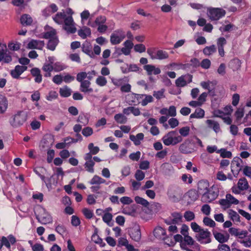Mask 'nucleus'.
Masks as SVG:
<instances>
[{"instance_id":"obj_1","label":"nucleus","mask_w":251,"mask_h":251,"mask_svg":"<svg viewBox=\"0 0 251 251\" xmlns=\"http://www.w3.org/2000/svg\"><path fill=\"white\" fill-rule=\"evenodd\" d=\"M27 119V113L23 110H19L12 116L9 122L13 128H17L23 126Z\"/></svg>"},{"instance_id":"obj_2","label":"nucleus","mask_w":251,"mask_h":251,"mask_svg":"<svg viewBox=\"0 0 251 251\" xmlns=\"http://www.w3.org/2000/svg\"><path fill=\"white\" fill-rule=\"evenodd\" d=\"M181 249L186 251H201L200 245L189 235L183 237Z\"/></svg>"},{"instance_id":"obj_3","label":"nucleus","mask_w":251,"mask_h":251,"mask_svg":"<svg viewBox=\"0 0 251 251\" xmlns=\"http://www.w3.org/2000/svg\"><path fill=\"white\" fill-rule=\"evenodd\" d=\"M182 194V190L177 186H171L168 189L167 196L168 198L173 202H177L179 201Z\"/></svg>"},{"instance_id":"obj_4","label":"nucleus","mask_w":251,"mask_h":251,"mask_svg":"<svg viewBox=\"0 0 251 251\" xmlns=\"http://www.w3.org/2000/svg\"><path fill=\"white\" fill-rule=\"evenodd\" d=\"M176 134V131H172L168 133L162 138L163 143L166 146L176 145L182 141L181 136L173 137Z\"/></svg>"},{"instance_id":"obj_5","label":"nucleus","mask_w":251,"mask_h":251,"mask_svg":"<svg viewBox=\"0 0 251 251\" xmlns=\"http://www.w3.org/2000/svg\"><path fill=\"white\" fill-rule=\"evenodd\" d=\"M195 143L193 139L188 138L181 144L179 147V151L183 154H190L195 151Z\"/></svg>"},{"instance_id":"obj_6","label":"nucleus","mask_w":251,"mask_h":251,"mask_svg":"<svg viewBox=\"0 0 251 251\" xmlns=\"http://www.w3.org/2000/svg\"><path fill=\"white\" fill-rule=\"evenodd\" d=\"M36 218L39 222L42 224L50 223L52 221V217L44 208H41L39 209V214L35 213Z\"/></svg>"},{"instance_id":"obj_7","label":"nucleus","mask_w":251,"mask_h":251,"mask_svg":"<svg viewBox=\"0 0 251 251\" xmlns=\"http://www.w3.org/2000/svg\"><path fill=\"white\" fill-rule=\"evenodd\" d=\"M226 12V11L220 8H212L209 9L208 15L212 21H217L224 17Z\"/></svg>"},{"instance_id":"obj_8","label":"nucleus","mask_w":251,"mask_h":251,"mask_svg":"<svg viewBox=\"0 0 251 251\" xmlns=\"http://www.w3.org/2000/svg\"><path fill=\"white\" fill-rule=\"evenodd\" d=\"M243 160L239 157H235L231 163V170L233 176L237 177L242 169Z\"/></svg>"},{"instance_id":"obj_9","label":"nucleus","mask_w":251,"mask_h":251,"mask_svg":"<svg viewBox=\"0 0 251 251\" xmlns=\"http://www.w3.org/2000/svg\"><path fill=\"white\" fill-rule=\"evenodd\" d=\"M199 232V234L196 236V238L199 242L201 244H207L211 242L210 238L211 233L207 229L204 230L202 228Z\"/></svg>"},{"instance_id":"obj_10","label":"nucleus","mask_w":251,"mask_h":251,"mask_svg":"<svg viewBox=\"0 0 251 251\" xmlns=\"http://www.w3.org/2000/svg\"><path fill=\"white\" fill-rule=\"evenodd\" d=\"M153 234L156 238L164 241L166 240L169 241V238L172 237V234L171 233L167 235L165 229L161 226L155 228L153 231Z\"/></svg>"},{"instance_id":"obj_11","label":"nucleus","mask_w":251,"mask_h":251,"mask_svg":"<svg viewBox=\"0 0 251 251\" xmlns=\"http://www.w3.org/2000/svg\"><path fill=\"white\" fill-rule=\"evenodd\" d=\"M219 192V191L217 188L208 189V192H206L204 196H202V199L204 202H210L218 197Z\"/></svg>"},{"instance_id":"obj_12","label":"nucleus","mask_w":251,"mask_h":251,"mask_svg":"<svg viewBox=\"0 0 251 251\" xmlns=\"http://www.w3.org/2000/svg\"><path fill=\"white\" fill-rule=\"evenodd\" d=\"M192 75H182L176 80V85L178 87H182L186 86L188 83H190L192 81Z\"/></svg>"},{"instance_id":"obj_13","label":"nucleus","mask_w":251,"mask_h":251,"mask_svg":"<svg viewBox=\"0 0 251 251\" xmlns=\"http://www.w3.org/2000/svg\"><path fill=\"white\" fill-rule=\"evenodd\" d=\"M129 234L132 240L139 242L141 238V233L139 225H136L128 230Z\"/></svg>"},{"instance_id":"obj_14","label":"nucleus","mask_w":251,"mask_h":251,"mask_svg":"<svg viewBox=\"0 0 251 251\" xmlns=\"http://www.w3.org/2000/svg\"><path fill=\"white\" fill-rule=\"evenodd\" d=\"M209 186L208 181L204 180L199 181L198 183V192L202 196H204L208 192Z\"/></svg>"},{"instance_id":"obj_15","label":"nucleus","mask_w":251,"mask_h":251,"mask_svg":"<svg viewBox=\"0 0 251 251\" xmlns=\"http://www.w3.org/2000/svg\"><path fill=\"white\" fill-rule=\"evenodd\" d=\"M16 242L15 237L12 235H9L6 237L2 236L1 239V243L3 246H5L8 249H10L11 244L13 245Z\"/></svg>"},{"instance_id":"obj_16","label":"nucleus","mask_w":251,"mask_h":251,"mask_svg":"<svg viewBox=\"0 0 251 251\" xmlns=\"http://www.w3.org/2000/svg\"><path fill=\"white\" fill-rule=\"evenodd\" d=\"M45 45L44 41L31 40L27 44V48L30 49H36L42 50Z\"/></svg>"},{"instance_id":"obj_17","label":"nucleus","mask_w":251,"mask_h":251,"mask_svg":"<svg viewBox=\"0 0 251 251\" xmlns=\"http://www.w3.org/2000/svg\"><path fill=\"white\" fill-rule=\"evenodd\" d=\"M143 68L147 71L148 75H151L152 74L157 75L161 73L160 69L159 68L155 67L153 65L148 64L144 65Z\"/></svg>"},{"instance_id":"obj_18","label":"nucleus","mask_w":251,"mask_h":251,"mask_svg":"<svg viewBox=\"0 0 251 251\" xmlns=\"http://www.w3.org/2000/svg\"><path fill=\"white\" fill-rule=\"evenodd\" d=\"M57 10L58 7L54 3H52L42 11V15L44 17H47L51 14L56 12Z\"/></svg>"},{"instance_id":"obj_19","label":"nucleus","mask_w":251,"mask_h":251,"mask_svg":"<svg viewBox=\"0 0 251 251\" xmlns=\"http://www.w3.org/2000/svg\"><path fill=\"white\" fill-rule=\"evenodd\" d=\"M91 82L89 80H84L80 82V90L84 93H91L93 89L90 87Z\"/></svg>"},{"instance_id":"obj_20","label":"nucleus","mask_w":251,"mask_h":251,"mask_svg":"<svg viewBox=\"0 0 251 251\" xmlns=\"http://www.w3.org/2000/svg\"><path fill=\"white\" fill-rule=\"evenodd\" d=\"M31 75L34 77V81L37 83H40L42 81V75L40 70L38 68H33L30 70Z\"/></svg>"},{"instance_id":"obj_21","label":"nucleus","mask_w":251,"mask_h":251,"mask_svg":"<svg viewBox=\"0 0 251 251\" xmlns=\"http://www.w3.org/2000/svg\"><path fill=\"white\" fill-rule=\"evenodd\" d=\"M92 45L91 43L87 41L82 44V51L88 55L90 57L93 58L95 55L92 50Z\"/></svg>"},{"instance_id":"obj_22","label":"nucleus","mask_w":251,"mask_h":251,"mask_svg":"<svg viewBox=\"0 0 251 251\" xmlns=\"http://www.w3.org/2000/svg\"><path fill=\"white\" fill-rule=\"evenodd\" d=\"M8 107V101L5 97L0 95V114L5 112Z\"/></svg>"},{"instance_id":"obj_23","label":"nucleus","mask_w":251,"mask_h":251,"mask_svg":"<svg viewBox=\"0 0 251 251\" xmlns=\"http://www.w3.org/2000/svg\"><path fill=\"white\" fill-rule=\"evenodd\" d=\"M21 24L24 26L30 25L33 22L32 17L28 14H23L20 18Z\"/></svg>"},{"instance_id":"obj_24","label":"nucleus","mask_w":251,"mask_h":251,"mask_svg":"<svg viewBox=\"0 0 251 251\" xmlns=\"http://www.w3.org/2000/svg\"><path fill=\"white\" fill-rule=\"evenodd\" d=\"M78 35L84 39L87 36H90L91 35V30L90 28L87 26H83L82 28L78 30Z\"/></svg>"},{"instance_id":"obj_25","label":"nucleus","mask_w":251,"mask_h":251,"mask_svg":"<svg viewBox=\"0 0 251 251\" xmlns=\"http://www.w3.org/2000/svg\"><path fill=\"white\" fill-rule=\"evenodd\" d=\"M206 123L208 127L212 128L216 133H218L220 130V125L217 122L211 120H207Z\"/></svg>"},{"instance_id":"obj_26","label":"nucleus","mask_w":251,"mask_h":251,"mask_svg":"<svg viewBox=\"0 0 251 251\" xmlns=\"http://www.w3.org/2000/svg\"><path fill=\"white\" fill-rule=\"evenodd\" d=\"M144 135L143 133H138L136 136L130 135L129 139L133 142L136 146H138L141 144V141L144 139Z\"/></svg>"},{"instance_id":"obj_27","label":"nucleus","mask_w":251,"mask_h":251,"mask_svg":"<svg viewBox=\"0 0 251 251\" xmlns=\"http://www.w3.org/2000/svg\"><path fill=\"white\" fill-rule=\"evenodd\" d=\"M215 239L220 243H224L227 242L229 239V235L225 236L223 234L220 232H213Z\"/></svg>"},{"instance_id":"obj_28","label":"nucleus","mask_w":251,"mask_h":251,"mask_svg":"<svg viewBox=\"0 0 251 251\" xmlns=\"http://www.w3.org/2000/svg\"><path fill=\"white\" fill-rule=\"evenodd\" d=\"M205 112L203 109L201 108H198L195 110L194 113L191 114L190 116V118H197L201 119L204 117Z\"/></svg>"},{"instance_id":"obj_29","label":"nucleus","mask_w":251,"mask_h":251,"mask_svg":"<svg viewBox=\"0 0 251 251\" xmlns=\"http://www.w3.org/2000/svg\"><path fill=\"white\" fill-rule=\"evenodd\" d=\"M66 16V15L64 12H58L53 18V19L56 23L61 25L63 24Z\"/></svg>"},{"instance_id":"obj_30","label":"nucleus","mask_w":251,"mask_h":251,"mask_svg":"<svg viewBox=\"0 0 251 251\" xmlns=\"http://www.w3.org/2000/svg\"><path fill=\"white\" fill-rule=\"evenodd\" d=\"M171 215L173 217V219H172V223L173 225L178 224L182 222V216L180 213L173 212L171 214Z\"/></svg>"},{"instance_id":"obj_31","label":"nucleus","mask_w":251,"mask_h":251,"mask_svg":"<svg viewBox=\"0 0 251 251\" xmlns=\"http://www.w3.org/2000/svg\"><path fill=\"white\" fill-rule=\"evenodd\" d=\"M168 57L169 54L165 50H159L156 51L155 59L163 60L167 59Z\"/></svg>"},{"instance_id":"obj_32","label":"nucleus","mask_w":251,"mask_h":251,"mask_svg":"<svg viewBox=\"0 0 251 251\" xmlns=\"http://www.w3.org/2000/svg\"><path fill=\"white\" fill-rule=\"evenodd\" d=\"M216 48L214 45L206 46L203 49V53L205 55H210L216 52Z\"/></svg>"},{"instance_id":"obj_33","label":"nucleus","mask_w":251,"mask_h":251,"mask_svg":"<svg viewBox=\"0 0 251 251\" xmlns=\"http://www.w3.org/2000/svg\"><path fill=\"white\" fill-rule=\"evenodd\" d=\"M124 38L125 36H123L121 38L118 35L113 33L110 36V42L112 45H117L120 44Z\"/></svg>"},{"instance_id":"obj_34","label":"nucleus","mask_w":251,"mask_h":251,"mask_svg":"<svg viewBox=\"0 0 251 251\" xmlns=\"http://www.w3.org/2000/svg\"><path fill=\"white\" fill-rule=\"evenodd\" d=\"M58 43L57 38H53L48 41L47 48L51 50H54Z\"/></svg>"},{"instance_id":"obj_35","label":"nucleus","mask_w":251,"mask_h":251,"mask_svg":"<svg viewBox=\"0 0 251 251\" xmlns=\"http://www.w3.org/2000/svg\"><path fill=\"white\" fill-rule=\"evenodd\" d=\"M238 187L241 190H247L248 188V182L245 178H240L238 182Z\"/></svg>"},{"instance_id":"obj_36","label":"nucleus","mask_w":251,"mask_h":251,"mask_svg":"<svg viewBox=\"0 0 251 251\" xmlns=\"http://www.w3.org/2000/svg\"><path fill=\"white\" fill-rule=\"evenodd\" d=\"M22 72L20 68V65H17L14 70L10 72V75L14 78L18 79L20 77V75Z\"/></svg>"},{"instance_id":"obj_37","label":"nucleus","mask_w":251,"mask_h":251,"mask_svg":"<svg viewBox=\"0 0 251 251\" xmlns=\"http://www.w3.org/2000/svg\"><path fill=\"white\" fill-rule=\"evenodd\" d=\"M114 119L117 123L121 124H125L127 122V118L122 114H117L114 116Z\"/></svg>"},{"instance_id":"obj_38","label":"nucleus","mask_w":251,"mask_h":251,"mask_svg":"<svg viewBox=\"0 0 251 251\" xmlns=\"http://www.w3.org/2000/svg\"><path fill=\"white\" fill-rule=\"evenodd\" d=\"M217 153H220V155L223 158H229L232 157V153L230 151H227L226 149H221L217 151Z\"/></svg>"},{"instance_id":"obj_39","label":"nucleus","mask_w":251,"mask_h":251,"mask_svg":"<svg viewBox=\"0 0 251 251\" xmlns=\"http://www.w3.org/2000/svg\"><path fill=\"white\" fill-rule=\"evenodd\" d=\"M3 61L4 63H8L12 61L11 55L4 52L0 51V62Z\"/></svg>"},{"instance_id":"obj_40","label":"nucleus","mask_w":251,"mask_h":251,"mask_svg":"<svg viewBox=\"0 0 251 251\" xmlns=\"http://www.w3.org/2000/svg\"><path fill=\"white\" fill-rule=\"evenodd\" d=\"M95 162L93 160L86 161L84 164V167L86 169V170L91 173H94V166L95 165Z\"/></svg>"},{"instance_id":"obj_41","label":"nucleus","mask_w":251,"mask_h":251,"mask_svg":"<svg viewBox=\"0 0 251 251\" xmlns=\"http://www.w3.org/2000/svg\"><path fill=\"white\" fill-rule=\"evenodd\" d=\"M144 96V95L142 94H137L135 93H132L131 94V98L133 99L131 100L130 102L131 103H129L130 105H135V103L137 102L139 103L140 102L139 101V100L142 99L143 97Z\"/></svg>"},{"instance_id":"obj_42","label":"nucleus","mask_w":251,"mask_h":251,"mask_svg":"<svg viewBox=\"0 0 251 251\" xmlns=\"http://www.w3.org/2000/svg\"><path fill=\"white\" fill-rule=\"evenodd\" d=\"M59 93L61 97L66 98L71 95V90L66 86L64 88H60Z\"/></svg>"},{"instance_id":"obj_43","label":"nucleus","mask_w":251,"mask_h":251,"mask_svg":"<svg viewBox=\"0 0 251 251\" xmlns=\"http://www.w3.org/2000/svg\"><path fill=\"white\" fill-rule=\"evenodd\" d=\"M217 84V82L216 81H202L201 83V86L204 89L209 90L211 88V86H215Z\"/></svg>"},{"instance_id":"obj_44","label":"nucleus","mask_w":251,"mask_h":251,"mask_svg":"<svg viewBox=\"0 0 251 251\" xmlns=\"http://www.w3.org/2000/svg\"><path fill=\"white\" fill-rule=\"evenodd\" d=\"M75 25V24H72V25H64L63 28L68 33H75L76 31Z\"/></svg>"},{"instance_id":"obj_45","label":"nucleus","mask_w":251,"mask_h":251,"mask_svg":"<svg viewBox=\"0 0 251 251\" xmlns=\"http://www.w3.org/2000/svg\"><path fill=\"white\" fill-rule=\"evenodd\" d=\"M113 216L112 214L109 212H106L102 216V220L104 222L106 223L109 226H112L113 224L110 225V223L112 219Z\"/></svg>"},{"instance_id":"obj_46","label":"nucleus","mask_w":251,"mask_h":251,"mask_svg":"<svg viewBox=\"0 0 251 251\" xmlns=\"http://www.w3.org/2000/svg\"><path fill=\"white\" fill-rule=\"evenodd\" d=\"M134 200L137 203L140 204L145 207H147L149 205V202L146 200L139 196H136Z\"/></svg>"},{"instance_id":"obj_47","label":"nucleus","mask_w":251,"mask_h":251,"mask_svg":"<svg viewBox=\"0 0 251 251\" xmlns=\"http://www.w3.org/2000/svg\"><path fill=\"white\" fill-rule=\"evenodd\" d=\"M56 34V31L54 29H52L50 31L44 32L42 34V38L44 39H52L55 38L54 36Z\"/></svg>"},{"instance_id":"obj_48","label":"nucleus","mask_w":251,"mask_h":251,"mask_svg":"<svg viewBox=\"0 0 251 251\" xmlns=\"http://www.w3.org/2000/svg\"><path fill=\"white\" fill-rule=\"evenodd\" d=\"M203 224L206 226L211 227H214L215 226V222L211 218L208 217H205L203 219Z\"/></svg>"},{"instance_id":"obj_49","label":"nucleus","mask_w":251,"mask_h":251,"mask_svg":"<svg viewBox=\"0 0 251 251\" xmlns=\"http://www.w3.org/2000/svg\"><path fill=\"white\" fill-rule=\"evenodd\" d=\"M184 217L187 221H191L195 219V215L193 212L186 211L184 214Z\"/></svg>"},{"instance_id":"obj_50","label":"nucleus","mask_w":251,"mask_h":251,"mask_svg":"<svg viewBox=\"0 0 251 251\" xmlns=\"http://www.w3.org/2000/svg\"><path fill=\"white\" fill-rule=\"evenodd\" d=\"M88 148L90 151V153L93 155L97 154L100 151V149L98 147L94 146V144L91 143L88 145Z\"/></svg>"},{"instance_id":"obj_51","label":"nucleus","mask_w":251,"mask_h":251,"mask_svg":"<svg viewBox=\"0 0 251 251\" xmlns=\"http://www.w3.org/2000/svg\"><path fill=\"white\" fill-rule=\"evenodd\" d=\"M164 89H161L159 91H154L153 93V96L157 100H160L162 98H165L164 95Z\"/></svg>"},{"instance_id":"obj_52","label":"nucleus","mask_w":251,"mask_h":251,"mask_svg":"<svg viewBox=\"0 0 251 251\" xmlns=\"http://www.w3.org/2000/svg\"><path fill=\"white\" fill-rule=\"evenodd\" d=\"M229 215L230 216L231 219L233 221H236L237 222H240V216L237 213V212L232 209H230L229 212Z\"/></svg>"},{"instance_id":"obj_53","label":"nucleus","mask_w":251,"mask_h":251,"mask_svg":"<svg viewBox=\"0 0 251 251\" xmlns=\"http://www.w3.org/2000/svg\"><path fill=\"white\" fill-rule=\"evenodd\" d=\"M244 114V108H239L237 109L235 113V116L236 118V120L237 121L240 120L241 118L243 117Z\"/></svg>"},{"instance_id":"obj_54","label":"nucleus","mask_w":251,"mask_h":251,"mask_svg":"<svg viewBox=\"0 0 251 251\" xmlns=\"http://www.w3.org/2000/svg\"><path fill=\"white\" fill-rule=\"evenodd\" d=\"M134 50L136 52L142 53L146 51V48L144 44H139L134 46Z\"/></svg>"},{"instance_id":"obj_55","label":"nucleus","mask_w":251,"mask_h":251,"mask_svg":"<svg viewBox=\"0 0 251 251\" xmlns=\"http://www.w3.org/2000/svg\"><path fill=\"white\" fill-rule=\"evenodd\" d=\"M179 132L180 136L186 137L188 136L190 132V127L189 126H184L179 129Z\"/></svg>"},{"instance_id":"obj_56","label":"nucleus","mask_w":251,"mask_h":251,"mask_svg":"<svg viewBox=\"0 0 251 251\" xmlns=\"http://www.w3.org/2000/svg\"><path fill=\"white\" fill-rule=\"evenodd\" d=\"M55 231L60 235L64 234L66 231L65 226L63 225H57L55 226Z\"/></svg>"},{"instance_id":"obj_57","label":"nucleus","mask_w":251,"mask_h":251,"mask_svg":"<svg viewBox=\"0 0 251 251\" xmlns=\"http://www.w3.org/2000/svg\"><path fill=\"white\" fill-rule=\"evenodd\" d=\"M226 198L228 199V201L230 204V205H231L232 204H237L239 203V201L235 199L230 194H227L226 195Z\"/></svg>"},{"instance_id":"obj_58","label":"nucleus","mask_w":251,"mask_h":251,"mask_svg":"<svg viewBox=\"0 0 251 251\" xmlns=\"http://www.w3.org/2000/svg\"><path fill=\"white\" fill-rule=\"evenodd\" d=\"M96 83L100 86H103L106 84L107 80L104 76H99L96 79Z\"/></svg>"},{"instance_id":"obj_59","label":"nucleus","mask_w":251,"mask_h":251,"mask_svg":"<svg viewBox=\"0 0 251 251\" xmlns=\"http://www.w3.org/2000/svg\"><path fill=\"white\" fill-rule=\"evenodd\" d=\"M211 65V61L208 59H204L200 63V66L203 69H207L210 68Z\"/></svg>"},{"instance_id":"obj_60","label":"nucleus","mask_w":251,"mask_h":251,"mask_svg":"<svg viewBox=\"0 0 251 251\" xmlns=\"http://www.w3.org/2000/svg\"><path fill=\"white\" fill-rule=\"evenodd\" d=\"M145 176V173L140 170H138L136 171L135 174V177L138 181H141L143 180Z\"/></svg>"},{"instance_id":"obj_61","label":"nucleus","mask_w":251,"mask_h":251,"mask_svg":"<svg viewBox=\"0 0 251 251\" xmlns=\"http://www.w3.org/2000/svg\"><path fill=\"white\" fill-rule=\"evenodd\" d=\"M58 97V94L55 91H51L46 97L47 100L51 101L52 100L56 99Z\"/></svg>"},{"instance_id":"obj_62","label":"nucleus","mask_w":251,"mask_h":251,"mask_svg":"<svg viewBox=\"0 0 251 251\" xmlns=\"http://www.w3.org/2000/svg\"><path fill=\"white\" fill-rule=\"evenodd\" d=\"M87 77V74L85 72H81L77 74L76 75V80L81 82L84 81V79Z\"/></svg>"},{"instance_id":"obj_63","label":"nucleus","mask_w":251,"mask_h":251,"mask_svg":"<svg viewBox=\"0 0 251 251\" xmlns=\"http://www.w3.org/2000/svg\"><path fill=\"white\" fill-rule=\"evenodd\" d=\"M93 133V129L90 127H86L84 128L82 131V134L86 137L91 135Z\"/></svg>"},{"instance_id":"obj_64","label":"nucleus","mask_w":251,"mask_h":251,"mask_svg":"<svg viewBox=\"0 0 251 251\" xmlns=\"http://www.w3.org/2000/svg\"><path fill=\"white\" fill-rule=\"evenodd\" d=\"M82 213L85 216V218L88 219L92 218L93 216L92 211L87 208H84L83 209Z\"/></svg>"}]
</instances>
